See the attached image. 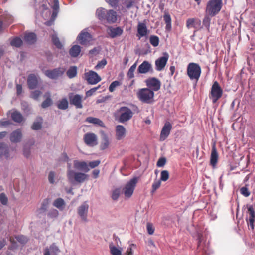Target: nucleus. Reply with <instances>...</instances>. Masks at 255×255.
I'll return each instance as SVG.
<instances>
[{"label": "nucleus", "instance_id": "nucleus-1", "mask_svg": "<svg viewBox=\"0 0 255 255\" xmlns=\"http://www.w3.org/2000/svg\"><path fill=\"white\" fill-rule=\"evenodd\" d=\"M61 160L64 161L69 162V159L66 153H63L61 155ZM67 177L68 180L71 183L77 182L82 183L88 180V175L80 172H76L72 168L71 164L69 163L67 164Z\"/></svg>", "mask_w": 255, "mask_h": 255}, {"label": "nucleus", "instance_id": "nucleus-2", "mask_svg": "<svg viewBox=\"0 0 255 255\" xmlns=\"http://www.w3.org/2000/svg\"><path fill=\"white\" fill-rule=\"evenodd\" d=\"M39 3V9L42 11V16L44 18L49 17L51 14L50 10L48 9L47 2L48 5H50L53 9V12L52 15V18H54L57 14V10L59 9L58 0H35Z\"/></svg>", "mask_w": 255, "mask_h": 255}, {"label": "nucleus", "instance_id": "nucleus-3", "mask_svg": "<svg viewBox=\"0 0 255 255\" xmlns=\"http://www.w3.org/2000/svg\"><path fill=\"white\" fill-rule=\"evenodd\" d=\"M131 107L132 109L126 106L121 107L119 109L120 115L117 119L119 123H125L128 122L132 118L134 113H138L139 112L140 110L137 106L131 104Z\"/></svg>", "mask_w": 255, "mask_h": 255}, {"label": "nucleus", "instance_id": "nucleus-4", "mask_svg": "<svg viewBox=\"0 0 255 255\" xmlns=\"http://www.w3.org/2000/svg\"><path fill=\"white\" fill-rule=\"evenodd\" d=\"M222 6V0H209L206 6V14L211 17H214L219 13Z\"/></svg>", "mask_w": 255, "mask_h": 255}, {"label": "nucleus", "instance_id": "nucleus-5", "mask_svg": "<svg viewBox=\"0 0 255 255\" xmlns=\"http://www.w3.org/2000/svg\"><path fill=\"white\" fill-rule=\"evenodd\" d=\"M201 74V68L200 65L196 63L191 62L187 67V75L192 81L197 82Z\"/></svg>", "mask_w": 255, "mask_h": 255}, {"label": "nucleus", "instance_id": "nucleus-6", "mask_svg": "<svg viewBox=\"0 0 255 255\" xmlns=\"http://www.w3.org/2000/svg\"><path fill=\"white\" fill-rule=\"evenodd\" d=\"M137 97L139 99L145 103H151L154 93V92L149 88H142L137 92Z\"/></svg>", "mask_w": 255, "mask_h": 255}, {"label": "nucleus", "instance_id": "nucleus-7", "mask_svg": "<svg viewBox=\"0 0 255 255\" xmlns=\"http://www.w3.org/2000/svg\"><path fill=\"white\" fill-rule=\"evenodd\" d=\"M138 181V177H134L128 182L123 188V192L126 199L130 198L133 195Z\"/></svg>", "mask_w": 255, "mask_h": 255}, {"label": "nucleus", "instance_id": "nucleus-8", "mask_svg": "<svg viewBox=\"0 0 255 255\" xmlns=\"http://www.w3.org/2000/svg\"><path fill=\"white\" fill-rule=\"evenodd\" d=\"M222 94L223 90L217 81H215L211 87L210 99L212 100L213 103H215L222 97Z\"/></svg>", "mask_w": 255, "mask_h": 255}, {"label": "nucleus", "instance_id": "nucleus-9", "mask_svg": "<svg viewBox=\"0 0 255 255\" xmlns=\"http://www.w3.org/2000/svg\"><path fill=\"white\" fill-rule=\"evenodd\" d=\"M6 134V132H0V139L5 137ZM13 157V155L10 153L7 145L3 143H0V160L3 159H9Z\"/></svg>", "mask_w": 255, "mask_h": 255}, {"label": "nucleus", "instance_id": "nucleus-10", "mask_svg": "<svg viewBox=\"0 0 255 255\" xmlns=\"http://www.w3.org/2000/svg\"><path fill=\"white\" fill-rule=\"evenodd\" d=\"M89 205L87 201L84 202L77 209V213L81 220L84 222L87 221V215Z\"/></svg>", "mask_w": 255, "mask_h": 255}, {"label": "nucleus", "instance_id": "nucleus-11", "mask_svg": "<svg viewBox=\"0 0 255 255\" xmlns=\"http://www.w3.org/2000/svg\"><path fill=\"white\" fill-rule=\"evenodd\" d=\"M85 76L88 83L90 84H96L101 80V78L98 74L93 71L85 73Z\"/></svg>", "mask_w": 255, "mask_h": 255}, {"label": "nucleus", "instance_id": "nucleus-12", "mask_svg": "<svg viewBox=\"0 0 255 255\" xmlns=\"http://www.w3.org/2000/svg\"><path fill=\"white\" fill-rule=\"evenodd\" d=\"M172 126L169 122H166L162 127L160 134V141H164L169 135L170 131L172 129Z\"/></svg>", "mask_w": 255, "mask_h": 255}, {"label": "nucleus", "instance_id": "nucleus-13", "mask_svg": "<svg viewBox=\"0 0 255 255\" xmlns=\"http://www.w3.org/2000/svg\"><path fill=\"white\" fill-rule=\"evenodd\" d=\"M168 58V54L167 52H164L162 57H159L155 61L156 70L158 71H162L165 67Z\"/></svg>", "mask_w": 255, "mask_h": 255}, {"label": "nucleus", "instance_id": "nucleus-14", "mask_svg": "<svg viewBox=\"0 0 255 255\" xmlns=\"http://www.w3.org/2000/svg\"><path fill=\"white\" fill-rule=\"evenodd\" d=\"M145 83L148 87L153 92L157 91L160 88V81L156 78H148L146 80Z\"/></svg>", "mask_w": 255, "mask_h": 255}, {"label": "nucleus", "instance_id": "nucleus-15", "mask_svg": "<svg viewBox=\"0 0 255 255\" xmlns=\"http://www.w3.org/2000/svg\"><path fill=\"white\" fill-rule=\"evenodd\" d=\"M84 140L88 146L93 147L98 144L97 136L93 133H87L84 135Z\"/></svg>", "mask_w": 255, "mask_h": 255}, {"label": "nucleus", "instance_id": "nucleus-16", "mask_svg": "<svg viewBox=\"0 0 255 255\" xmlns=\"http://www.w3.org/2000/svg\"><path fill=\"white\" fill-rule=\"evenodd\" d=\"M77 40L80 44L87 45L92 40V37L88 32L84 30L78 36Z\"/></svg>", "mask_w": 255, "mask_h": 255}, {"label": "nucleus", "instance_id": "nucleus-17", "mask_svg": "<svg viewBox=\"0 0 255 255\" xmlns=\"http://www.w3.org/2000/svg\"><path fill=\"white\" fill-rule=\"evenodd\" d=\"M69 100L70 103L74 105L76 108H82V96L81 95L79 94L70 95L69 96Z\"/></svg>", "mask_w": 255, "mask_h": 255}, {"label": "nucleus", "instance_id": "nucleus-18", "mask_svg": "<svg viewBox=\"0 0 255 255\" xmlns=\"http://www.w3.org/2000/svg\"><path fill=\"white\" fill-rule=\"evenodd\" d=\"M111 10L107 11L105 9L99 8L97 10L96 15L101 20L106 19L108 22L111 20L110 14Z\"/></svg>", "mask_w": 255, "mask_h": 255}, {"label": "nucleus", "instance_id": "nucleus-19", "mask_svg": "<svg viewBox=\"0 0 255 255\" xmlns=\"http://www.w3.org/2000/svg\"><path fill=\"white\" fill-rule=\"evenodd\" d=\"M152 71V65L148 61H143L138 67L137 71L140 74H145Z\"/></svg>", "mask_w": 255, "mask_h": 255}, {"label": "nucleus", "instance_id": "nucleus-20", "mask_svg": "<svg viewBox=\"0 0 255 255\" xmlns=\"http://www.w3.org/2000/svg\"><path fill=\"white\" fill-rule=\"evenodd\" d=\"M74 167L77 170L88 172L90 170L88 164L85 161L75 160L73 161Z\"/></svg>", "mask_w": 255, "mask_h": 255}, {"label": "nucleus", "instance_id": "nucleus-21", "mask_svg": "<svg viewBox=\"0 0 255 255\" xmlns=\"http://www.w3.org/2000/svg\"><path fill=\"white\" fill-rule=\"evenodd\" d=\"M149 33V30L144 23L139 22L137 25V36L140 38L141 37L146 36Z\"/></svg>", "mask_w": 255, "mask_h": 255}, {"label": "nucleus", "instance_id": "nucleus-22", "mask_svg": "<svg viewBox=\"0 0 255 255\" xmlns=\"http://www.w3.org/2000/svg\"><path fill=\"white\" fill-rule=\"evenodd\" d=\"M60 250L55 244H52L43 250V255H58Z\"/></svg>", "mask_w": 255, "mask_h": 255}, {"label": "nucleus", "instance_id": "nucleus-23", "mask_svg": "<svg viewBox=\"0 0 255 255\" xmlns=\"http://www.w3.org/2000/svg\"><path fill=\"white\" fill-rule=\"evenodd\" d=\"M64 71L60 68L55 69L53 70H47L45 71V75L51 79H56L61 76Z\"/></svg>", "mask_w": 255, "mask_h": 255}, {"label": "nucleus", "instance_id": "nucleus-24", "mask_svg": "<svg viewBox=\"0 0 255 255\" xmlns=\"http://www.w3.org/2000/svg\"><path fill=\"white\" fill-rule=\"evenodd\" d=\"M116 137L118 140H122L126 136V130L122 125H117L116 127Z\"/></svg>", "mask_w": 255, "mask_h": 255}, {"label": "nucleus", "instance_id": "nucleus-25", "mask_svg": "<svg viewBox=\"0 0 255 255\" xmlns=\"http://www.w3.org/2000/svg\"><path fill=\"white\" fill-rule=\"evenodd\" d=\"M201 20L196 18H189L186 20V27L188 29L194 28L198 29L200 27Z\"/></svg>", "mask_w": 255, "mask_h": 255}, {"label": "nucleus", "instance_id": "nucleus-26", "mask_svg": "<svg viewBox=\"0 0 255 255\" xmlns=\"http://www.w3.org/2000/svg\"><path fill=\"white\" fill-rule=\"evenodd\" d=\"M38 83V78L36 75L31 74L28 76L27 84L30 89H35L37 87Z\"/></svg>", "mask_w": 255, "mask_h": 255}, {"label": "nucleus", "instance_id": "nucleus-27", "mask_svg": "<svg viewBox=\"0 0 255 255\" xmlns=\"http://www.w3.org/2000/svg\"><path fill=\"white\" fill-rule=\"evenodd\" d=\"M218 154L217 153V150L215 148V146H214L212 147L211 157H210V165L213 167L215 168L216 167V164L218 162Z\"/></svg>", "mask_w": 255, "mask_h": 255}, {"label": "nucleus", "instance_id": "nucleus-28", "mask_svg": "<svg viewBox=\"0 0 255 255\" xmlns=\"http://www.w3.org/2000/svg\"><path fill=\"white\" fill-rule=\"evenodd\" d=\"M22 138V133L20 130L17 129L12 132L10 136V140L12 142H19Z\"/></svg>", "mask_w": 255, "mask_h": 255}, {"label": "nucleus", "instance_id": "nucleus-29", "mask_svg": "<svg viewBox=\"0 0 255 255\" xmlns=\"http://www.w3.org/2000/svg\"><path fill=\"white\" fill-rule=\"evenodd\" d=\"M113 240L116 242L117 246L119 247V248H117L116 247L113 246V255H121L123 250L121 247H119L118 244V242H119L121 244V242L120 241L119 239L117 237L113 236Z\"/></svg>", "mask_w": 255, "mask_h": 255}, {"label": "nucleus", "instance_id": "nucleus-30", "mask_svg": "<svg viewBox=\"0 0 255 255\" xmlns=\"http://www.w3.org/2000/svg\"><path fill=\"white\" fill-rule=\"evenodd\" d=\"M86 122L100 127H104L103 122L100 119L97 118L88 117L86 118Z\"/></svg>", "mask_w": 255, "mask_h": 255}, {"label": "nucleus", "instance_id": "nucleus-31", "mask_svg": "<svg viewBox=\"0 0 255 255\" xmlns=\"http://www.w3.org/2000/svg\"><path fill=\"white\" fill-rule=\"evenodd\" d=\"M81 52V47L79 45L73 46L69 50L70 55L73 57H77Z\"/></svg>", "mask_w": 255, "mask_h": 255}, {"label": "nucleus", "instance_id": "nucleus-32", "mask_svg": "<svg viewBox=\"0 0 255 255\" xmlns=\"http://www.w3.org/2000/svg\"><path fill=\"white\" fill-rule=\"evenodd\" d=\"M11 118L15 122L21 123L23 121L22 115L18 112L14 111L11 113Z\"/></svg>", "mask_w": 255, "mask_h": 255}, {"label": "nucleus", "instance_id": "nucleus-33", "mask_svg": "<svg viewBox=\"0 0 255 255\" xmlns=\"http://www.w3.org/2000/svg\"><path fill=\"white\" fill-rule=\"evenodd\" d=\"M24 40L28 43H33L36 39V35L33 33H26L24 37Z\"/></svg>", "mask_w": 255, "mask_h": 255}, {"label": "nucleus", "instance_id": "nucleus-34", "mask_svg": "<svg viewBox=\"0 0 255 255\" xmlns=\"http://www.w3.org/2000/svg\"><path fill=\"white\" fill-rule=\"evenodd\" d=\"M53 205L59 210H63L65 207V203L63 199L59 198L53 202Z\"/></svg>", "mask_w": 255, "mask_h": 255}, {"label": "nucleus", "instance_id": "nucleus-35", "mask_svg": "<svg viewBox=\"0 0 255 255\" xmlns=\"http://www.w3.org/2000/svg\"><path fill=\"white\" fill-rule=\"evenodd\" d=\"M163 18L166 23V30L170 31L171 29V18L170 15L168 13L165 14L163 16Z\"/></svg>", "mask_w": 255, "mask_h": 255}, {"label": "nucleus", "instance_id": "nucleus-36", "mask_svg": "<svg viewBox=\"0 0 255 255\" xmlns=\"http://www.w3.org/2000/svg\"><path fill=\"white\" fill-rule=\"evenodd\" d=\"M68 103L66 98L59 100L57 103V107L59 109L65 110L68 108Z\"/></svg>", "mask_w": 255, "mask_h": 255}, {"label": "nucleus", "instance_id": "nucleus-37", "mask_svg": "<svg viewBox=\"0 0 255 255\" xmlns=\"http://www.w3.org/2000/svg\"><path fill=\"white\" fill-rule=\"evenodd\" d=\"M77 67L76 66L70 67L67 71V75L70 78H72L77 75Z\"/></svg>", "mask_w": 255, "mask_h": 255}, {"label": "nucleus", "instance_id": "nucleus-38", "mask_svg": "<svg viewBox=\"0 0 255 255\" xmlns=\"http://www.w3.org/2000/svg\"><path fill=\"white\" fill-rule=\"evenodd\" d=\"M42 123V119L40 117L38 118L36 121H35L32 126V128L33 130H38L41 128Z\"/></svg>", "mask_w": 255, "mask_h": 255}, {"label": "nucleus", "instance_id": "nucleus-39", "mask_svg": "<svg viewBox=\"0 0 255 255\" xmlns=\"http://www.w3.org/2000/svg\"><path fill=\"white\" fill-rule=\"evenodd\" d=\"M137 62L134 63L129 68L127 76L128 78L132 79L134 77V72L136 68Z\"/></svg>", "mask_w": 255, "mask_h": 255}, {"label": "nucleus", "instance_id": "nucleus-40", "mask_svg": "<svg viewBox=\"0 0 255 255\" xmlns=\"http://www.w3.org/2000/svg\"><path fill=\"white\" fill-rule=\"evenodd\" d=\"M10 44L12 46L19 47L22 45V41L20 38L16 37L11 39Z\"/></svg>", "mask_w": 255, "mask_h": 255}, {"label": "nucleus", "instance_id": "nucleus-41", "mask_svg": "<svg viewBox=\"0 0 255 255\" xmlns=\"http://www.w3.org/2000/svg\"><path fill=\"white\" fill-rule=\"evenodd\" d=\"M46 96H47V98H46V99L45 100H44L42 102V103L41 104V106L43 108H46L50 106L52 104V100H51V98H50V94L49 93H47L46 94Z\"/></svg>", "mask_w": 255, "mask_h": 255}, {"label": "nucleus", "instance_id": "nucleus-42", "mask_svg": "<svg viewBox=\"0 0 255 255\" xmlns=\"http://www.w3.org/2000/svg\"><path fill=\"white\" fill-rule=\"evenodd\" d=\"M150 44L154 47H156L159 45V39L158 36L151 35L149 38Z\"/></svg>", "mask_w": 255, "mask_h": 255}, {"label": "nucleus", "instance_id": "nucleus-43", "mask_svg": "<svg viewBox=\"0 0 255 255\" xmlns=\"http://www.w3.org/2000/svg\"><path fill=\"white\" fill-rule=\"evenodd\" d=\"M210 16L206 14L203 20V25L208 30H209L211 20Z\"/></svg>", "mask_w": 255, "mask_h": 255}, {"label": "nucleus", "instance_id": "nucleus-44", "mask_svg": "<svg viewBox=\"0 0 255 255\" xmlns=\"http://www.w3.org/2000/svg\"><path fill=\"white\" fill-rule=\"evenodd\" d=\"M247 208L248 209V213L249 215V219H255V210L253 205H247Z\"/></svg>", "mask_w": 255, "mask_h": 255}, {"label": "nucleus", "instance_id": "nucleus-45", "mask_svg": "<svg viewBox=\"0 0 255 255\" xmlns=\"http://www.w3.org/2000/svg\"><path fill=\"white\" fill-rule=\"evenodd\" d=\"M123 33V29L121 27L113 28V38L119 36Z\"/></svg>", "mask_w": 255, "mask_h": 255}, {"label": "nucleus", "instance_id": "nucleus-46", "mask_svg": "<svg viewBox=\"0 0 255 255\" xmlns=\"http://www.w3.org/2000/svg\"><path fill=\"white\" fill-rule=\"evenodd\" d=\"M51 38L53 44L59 49H61L62 47V44L60 42L59 38L57 37L56 35H52Z\"/></svg>", "mask_w": 255, "mask_h": 255}, {"label": "nucleus", "instance_id": "nucleus-47", "mask_svg": "<svg viewBox=\"0 0 255 255\" xmlns=\"http://www.w3.org/2000/svg\"><path fill=\"white\" fill-rule=\"evenodd\" d=\"M169 172L167 170H163L161 172L160 181H166L169 178Z\"/></svg>", "mask_w": 255, "mask_h": 255}, {"label": "nucleus", "instance_id": "nucleus-48", "mask_svg": "<svg viewBox=\"0 0 255 255\" xmlns=\"http://www.w3.org/2000/svg\"><path fill=\"white\" fill-rule=\"evenodd\" d=\"M59 212L56 209H51L48 214V216L51 218H56L58 217Z\"/></svg>", "mask_w": 255, "mask_h": 255}, {"label": "nucleus", "instance_id": "nucleus-49", "mask_svg": "<svg viewBox=\"0 0 255 255\" xmlns=\"http://www.w3.org/2000/svg\"><path fill=\"white\" fill-rule=\"evenodd\" d=\"M13 21V17L9 14H6L3 18V22L6 25L11 23Z\"/></svg>", "mask_w": 255, "mask_h": 255}, {"label": "nucleus", "instance_id": "nucleus-50", "mask_svg": "<svg viewBox=\"0 0 255 255\" xmlns=\"http://www.w3.org/2000/svg\"><path fill=\"white\" fill-rule=\"evenodd\" d=\"M107 64V61L106 59H102L101 61L99 62L97 65L95 67V69L97 70L102 69Z\"/></svg>", "mask_w": 255, "mask_h": 255}, {"label": "nucleus", "instance_id": "nucleus-51", "mask_svg": "<svg viewBox=\"0 0 255 255\" xmlns=\"http://www.w3.org/2000/svg\"><path fill=\"white\" fill-rule=\"evenodd\" d=\"M0 202L4 205H6L8 202V198L4 193L0 194Z\"/></svg>", "mask_w": 255, "mask_h": 255}, {"label": "nucleus", "instance_id": "nucleus-52", "mask_svg": "<svg viewBox=\"0 0 255 255\" xmlns=\"http://www.w3.org/2000/svg\"><path fill=\"white\" fill-rule=\"evenodd\" d=\"M161 185V181L160 180L154 181L152 185V193H154Z\"/></svg>", "mask_w": 255, "mask_h": 255}, {"label": "nucleus", "instance_id": "nucleus-53", "mask_svg": "<svg viewBox=\"0 0 255 255\" xmlns=\"http://www.w3.org/2000/svg\"><path fill=\"white\" fill-rule=\"evenodd\" d=\"M166 162V159L165 157L160 158L157 162V166L158 167H163Z\"/></svg>", "mask_w": 255, "mask_h": 255}, {"label": "nucleus", "instance_id": "nucleus-54", "mask_svg": "<svg viewBox=\"0 0 255 255\" xmlns=\"http://www.w3.org/2000/svg\"><path fill=\"white\" fill-rule=\"evenodd\" d=\"M41 92L40 91H34L31 93V97L35 100H38L39 97L41 95Z\"/></svg>", "mask_w": 255, "mask_h": 255}, {"label": "nucleus", "instance_id": "nucleus-55", "mask_svg": "<svg viewBox=\"0 0 255 255\" xmlns=\"http://www.w3.org/2000/svg\"><path fill=\"white\" fill-rule=\"evenodd\" d=\"M99 87L100 86L93 88L90 90L87 91L86 92V97H90L93 95L95 93V92L99 89Z\"/></svg>", "mask_w": 255, "mask_h": 255}, {"label": "nucleus", "instance_id": "nucleus-56", "mask_svg": "<svg viewBox=\"0 0 255 255\" xmlns=\"http://www.w3.org/2000/svg\"><path fill=\"white\" fill-rule=\"evenodd\" d=\"M17 241L21 244H24L27 242V239L26 237L23 235H19L16 237Z\"/></svg>", "mask_w": 255, "mask_h": 255}, {"label": "nucleus", "instance_id": "nucleus-57", "mask_svg": "<svg viewBox=\"0 0 255 255\" xmlns=\"http://www.w3.org/2000/svg\"><path fill=\"white\" fill-rule=\"evenodd\" d=\"M240 192L243 195L246 197H248L250 194L248 188L245 187H243L241 188Z\"/></svg>", "mask_w": 255, "mask_h": 255}, {"label": "nucleus", "instance_id": "nucleus-58", "mask_svg": "<svg viewBox=\"0 0 255 255\" xmlns=\"http://www.w3.org/2000/svg\"><path fill=\"white\" fill-rule=\"evenodd\" d=\"M55 176V173L54 172L51 171V172H49V175H48V179L49 182L50 183L53 184L54 183V182H55V181H54Z\"/></svg>", "mask_w": 255, "mask_h": 255}, {"label": "nucleus", "instance_id": "nucleus-59", "mask_svg": "<svg viewBox=\"0 0 255 255\" xmlns=\"http://www.w3.org/2000/svg\"><path fill=\"white\" fill-rule=\"evenodd\" d=\"M100 163V160H95L91 161L89 163L88 167H90L91 168H94L97 166H98Z\"/></svg>", "mask_w": 255, "mask_h": 255}, {"label": "nucleus", "instance_id": "nucleus-60", "mask_svg": "<svg viewBox=\"0 0 255 255\" xmlns=\"http://www.w3.org/2000/svg\"><path fill=\"white\" fill-rule=\"evenodd\" d=\"M120 194V190L119 189H116L113 191V200H117Z\"/></svg>", "mask_w": 255, "mask_h": 255}, {"label": "nucleus", "instance_id": "nucleus-61", "mask_svg": "<svg viewBox=\"0 0 255 255\" xmlns=\"http://www.w3.org/2000/svg\"><path fill=\"white\" fill-rule=\"evenodd\" d=\"M23 154L26 157H28L30 154V149L26 145L24 146Z\"/></svg>", "mask_w": 255, "mask_h": 255}, {"label": "nucleus", "instance_id": "nucleus-62", "mask_svg": "<svg viewBox=\"0 0 255 255\" xmlns=\"http://www.w3.org/2000/svg\"><path fill=\"white\" fill-rule=\"evenodd\" d=\"M147 229L148 233L149 235H152L153 234L154 231V229L151 224H150L149 223L147 224Z\"/></svg>", "mask_w": 255, "mask_h": 255}, {"label": "nucleus", "instance_id": "nucleus-63", "mask_svg": "<svg viewBox=\"0 0 255 255\" xmlns=\"http://www.w3.org/2000/svg\"><path fill=\"white\" fill-rule=\"evenodd\" d=\"M255 219H248V220H247V221L249 227H250L252 230L254 229V223L255 222Z\"/></svg>", "mask_w": 255, "mask_h": 255}, {"label": "nucleus", "instance_id": "nucleus-64", "mask_svg": "<svg viewBox=\"0 0 255 255\" xmlns=\"http://www.w3.org/2000/svg\"><path fill=\"white\" fill-rule=\"evenodd\" d=\"M10 124V122L6 120H2L0 121V126H6Z\"/></svg>", "mask_w": 255, "mask_h": 255}]
</instances>
